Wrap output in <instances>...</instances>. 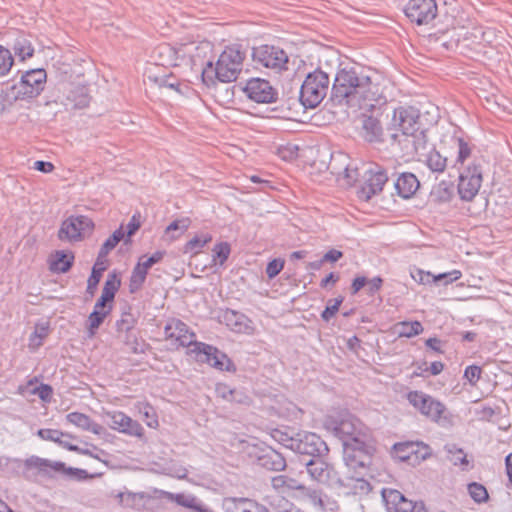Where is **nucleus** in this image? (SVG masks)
I'll return each mask as SVG.
<instances>
[{
	"label": "nucleus",
	"mask_w": 512,
	"mask_h": 512,
	"mask_svg": "<svg viewBox=\"0 0 512 512\" xmlns=\"http://www.w3.org/2000/svg\"><path fill=\"white\" fill-rule=\"evenodd\" d=\"M164 333L167 339L175 340L178 346L188 347L196 343L194 333L189 332L187 325L180 320L169 321L164 328Z\"/></svg>",
	"instance_id": "obj_19"
},
{
	"label": "nucleus",
	"mask_w": 512,
	"mask_h": 512,
	"mask_svg": "<svg viewBox=\"0 0 512 512\" xmlns=\"http://www.w3.org/2000/svg\"><path fill=\"white\" fill-rule=\"evenodd\" d=\"M408 403L423 417L431 422L441 424L448 421V410L444 403L421 391L411 390L406 393Z\"/></svg>",
	"instance_id": "obj_6"
},
{
	"label": "nucleus",
	"mask_w": 512,
	"mask_h": 512,
	"mask_svg": "<svg viewBox=\"0 0 512 512\" xmlns=\"http://www.w3.org/2000/svg\"><path fill=\"white\" fill-rule=\"evenodd\" d=\"M251 57L257 68H265L280 74L289 69L287 52L276 45L262 44L252 48Z\"/></svg>",
	"instance_id": "obj_8"
},
{
	"label": "nucleus",
	"mask_w": 512,
	"mask_h": 512,
	"mask_svg": "<svg viewBox=\"0 0 512 512\" xmlns=\"http://www.w3.org/2000/svg\"><path fill=\"white\" fill-rule=\"evenodd\" d=\"M170 497L180 506L192 509L196 512H205L200 501L193 495L179 493L170 494Z\"/></svg>",
	"instance_id": "obj_38"
},
{
	"label": "nucleus",
	"mask_w": 512,
	"mask_h": 512,
	"mask_svg": "<svg viewBox=\"0 0 512 512\" xmlns=\"http://www.w3.org/2000/svg\"><path fill=\"white\" fill-rule=\"evenodd\" d=\"M397 194L403 199L411 198L420 186L417 177L411 172L401 173L394 183Z\"/></svg>",
	"instance_id": "obj_21"
},
{
	"label": "nucleus",
	"mask_w": 512,
	"mask_h": 512,
	"mask_svg": "<svg viewBox=\"0 0 512 512\" xmlns=\"http://www.w3.org/2000/svg\"><path fill=\"white\" fill-rule=\"evenodd\" d=\"M190 224L191 220L187 217L176 219L166 227L165 236H167L170 241H174L187 231Z\"/></svg>",
	"instance_id": "obj_30"
},
{
	"label": "nucleus",
	"mask_w": 512,
	"mask_h": 512,
	"mask_svg": "<svg viewBox=\"0 0 512 512\" xmlns=\"http://www.w3.org/2000/svg\"><path fill=\"white\" fill-rule=\"evenodd\" d=\"M121 285V280L118 278L115 272L110 273L104 283V287L102 289V294L104 297L114 301L115 295L119 290Z\"/></svg>",
	"instance_id": "obj_43"
},
{
	"label": "nucleus",
	"mask_w": 512,
	"mask_h": 512,
	"mask_svg": "<svg viewBox=\"0 0 512 512\" xmlns=\"http://www.w3.org/2000/svg\"><path fill=\"white\" fill-rule=\"evenodd\" d=\"M68 99L72 101L74 107L78 109L87 107L90 102L86 87H76L69 93Z\"/></svg>",
	"instance_id": "obj_44"
},
{
	"label": "nucleus",
	"mask_w": 512,
	"mask_h": 512,
	"mask_svg": "<svg viewBox=\"0 0 512 512\" xmlns=\"http://www.w3.org/2000/svg\"><path fill=\"white\" fill-rule=\"evenodd\" d=\"M412 278L420 284H431L434 283V274L428 271L417 269L411 273Z\"/></svg>",
	"instance_id": "obj_63"
},
{
	"label": "nucleus",
	"mask_w": 512,
	"mask_h": 512,
	"mask_svg": "<svg viewBox=\"0 0 512 512\" xmlns=\"http://www.w3.org/2000/svg\"><path fill=\"white\" fill-rule=\"evenodd\" d=\"M93 227L92 220L87 216H70L62 222L58 231V238L62 241H79L82 238V233L92 230Z\"/></svg>",
	"instance_id": "obj_16"
},
{
	"label": "nucleus",
	"mask_w": 512,
	"mask_h": 512,
	"mask_svg": "<svg viewBox=\"0 0 512 512\" xmlns=\"http://www.w3.org/2000/svg\"><path fill=\"white\" fill-rule=\"evenodd\" d=\"M125 346L133 354H141L146 350V343L141 340L134 331L124 332L119 334Z\"/></svg>",
	"instance_id": "obj_31"
},
{
	"label": "nucleus",
	"mask_w": 512,
	"mask_h": 512,
	"mask_svg": "<svg viewBox=\"0 0 512 512\" xmlns=\"http://www.w3.org/2000/svg\"><path fill=\"white\" fill-rule=\"evenodd\" d=\"M107 416L110 419V427L113 430L138 438L144 436V428L142 425L124 412L114 411L108 413Z\"/></svg>",
	"instance_id": "obj_18"
},
{
	"label": "nucleus",
	"mask_w": 512,
	"mask_h": 512,
	"mask_svg": "<svg viewBox=\"0 0 512 512\" xmlns=\"http://www.w3.org/2000/svg\"><path fill=\"white\" fill-rule=\"evenodd\" d=\"M308 501L314 509L320 512L333 511L336 507V502L331 500L327 495L322 494L320 491L313 490L308 494Z\"/></svg>",
	"instance_id": "obj_27"
},
{
	"label": "nucleus",
	"mask_w": 512,
	"mask_h": 512,
	"mask_svg": "<svg viewBox=\"0 0 512 512\" xmlns=\"http://www.w3.org/2000/svg\"><path fill=\"white\" fill-rule=\"evenodd\" d=\"M257 460L258 464L267 470L281 471L286 467L284 456L272 448L264 450Z\"/></svg>",
	"instance_id": "obj_22"
},
{
	"label": "nucleus",
	"mask_w": 512,
	"mask_h": 512,
	"mask_svg": "<svg viewBox=\"0 0 512 512\" xmlns=\"http://www.w3.org/2000/svg\"><path fill=\"white\" fill-rule=\"evenodd\" d=\"M37 435L43 439V440H46V441H52V442H55L58 444V442H60V439L62 437H68V438H71V439H75L76 437L69 434V433H64L60 430H57V429H39L38 432H37Z\"/></svg>",
	"instance_id": "obj_49"
},
{
	"label": "nucleus",
	"mask_w": 512,
	"mask_h": 512,
	"mask_svg": "<svg viewBox=\"0 0 512 512\" xmlns=\"http://www.w3.org/2000/svg\"><path fill=\"white\" fill-rule=\"evenodd\" d=\"M364 178L365 181L358 192V196L365 201H369L374 195L380 193L389 179L387 170L376 163L366 170Z\"/></svg>",
	"instance_id": "obj_11"
},
{
	"label": "nucleus",
	"mask_w": 512,
	"mask_h": 512,
	"mask_svg": "<svg viewBox=\"0 0 512 512\" xmlns=\"http://www.w3.org/2000/svg\"><path fill=\"white\" fill-rule=\"evenodd\" d=\"M321 457L322 456H318L304 460V465L306 466L307 472L311 478L318 483L329 487L336 488L344 486V482L340 478L338 472L334 467L323 461Z\"/></svg>",
	"instance_id": "obj_9"
},
{
	"label": "nucleus",
	"mask_w": 512,
	"mask_h": 512,
	"mask_svg": "<svg viewBox=\"0 0 512 512\" xmlns=\"http://www.w3.org/2000/svg\"><path fill=\"white\" fill-rule=\"evenodd\" d=\"M116 497L122 506L135 510H142L145 508L150 497L144 492H119Z\"/></svg>",
	"instance_id": "obj_25"
},
{
	"label": "nucleus",
	"mask_w": 512,
	"mask_h": 512,
	"mask_svg": "<svg viewBox=\"0 0 512 512\" xmlns=\"http://www.w3.org/2000/svg\"><path fill=\"white\" fill-rule=\"evenodd\" d=\"M164 255L165 251H156L151 256L147 257L145 260H143L145 258L144 256L140 257L138 262L144 268L149 270L153 265L159 263L164 258Z\"/></svg>",
	"instance_id": "obj_62"
},
{
	"label": "nucleus",
	"mask_w": 512,
	"mask_h": 512,
	"mask_svg": "<svg viewBox=\"0 0 512 512\" xmlns=\"http://www.w3.org/2000/svg\"><path fill=\"white\" fill-rule=\"evenodd\" d=\"M431 197L438 202H448L451 198V191L442 183L432 190Z\"/></svg>",
	"instance_id": "obj_59"
},
{
	"label": "nucleus",
	"mask_w": 512,
	"mask_h": 512,
	"mask_svg": "<svg viewBox=\"0 0 512 512\" xmlns=\"http://www.w3.org/2000/svg\"><path fill=\"white\" fill-rule=\"evenodd\" d=\"M482 369L477 365H469L465 368L464 378L471 384L475 385L481 378Z\"/></svg>",
	"instance_id": "obj_60"
},
{
	"label": "nucleus",
	"mask_w": 512,
	"mask_h": 512,
	"mask_svg": "<svg viewBox=\"0 0 512 512\" xmlns=\"http://www.w3.org/2000/svg\"><path fill=\"white\" fill-rule=\"evenodd\" d=\"M444 449L447 453V459L454 466H461L462 470L469 469V460L463 449L457 447L455 444H447Z\"/></svg>",
	"instance_id": "obj_29"
},
{
	"label": "nucleus",
	"mask_w": 512,
	"mask_h": 512,
	"mask_svg": "<svg viewBox=\"0 0 512 512\" xmlns=\"http://www.w3.org/2000/svg\"><path fill=\"white\" fill-rule=\"evenodd\" d=\"M74 259L73 252L58 250L50 258L49 269L55 273H66L73 266Z\"/></svg>",
	"instance_id": "obj_24"
},
{
	"label": "nucleus",
	"mask_w": 512,
	"mask_h": 512,
	"mask_svg": "<svg viewBox=\"0 0 512 512\" xmlns=\"http://www.w3.org/2000/svg\"><path fill=\"white\" fill-rule=\"evenodd\" d=\"M154 81L158 84L159 87H166V88L175 90L177 92H181V90H180L181 83L172 74L156 76L154 78Z\"/></svg>",
	"instance_id": "obj_53"
},
{
	"label": "nucleus",
	"mask_w": 512,
	"mask_h": 512,
	"mask_svg": "<svg viewBox=\"0 0 512 512\" xmlns=\"http://www.w3.org/2000/svg\"><path fill=\"white\" fill-rule=\"evenodd\" d=\"M135 408L140 415L146 420L148 427L154 428L158 425V420L154 408L147 402H138Z\"/></svg>",
	"instance_id": "obj_45"
},
{
	"label": "nucleus",
	"mask_w": 512,
	"mask_h": 512,
	"mask_svg": "<svg viewBox=\"0 0 512 512\" xmlns=\"http://www.w3.org/2000/svg\"><path fill=\"white\" fill-rule=\"evenodd\" d=\"M212 236L209 233H202L191 238L184 246L185 253H198L207 243L211 242Z\"/></svg>",
	"instance_id": "obj_40"
},
{
	"label": "nucleus",
	"mask_w": 512,
	"mask_h": 512,
	"mask_svg": "<svg viewBox=\"0 0 512 512\" xmlns=\"http://www.w3.org/2000/svg\"><path fill=\"white\" fill-rule=\"evenodd\" d=\"M245 52L240 45L226 47L219 55L216 64L208 61L202 70V81L210 87L216 80L222 83H230L238 78L242 70Z\"/></svg>",
	"instance_id": "obj_3"
},
{
	"label": "nucleus",
	"mask_w": 512,
	"mask_h": 512,
	"mask_svg": "<svg viewBox=\"0 0 512 512\" xmlns=\"http://www.w3.org/2000/svg\"><path fill=\"white\" fill-rule=\"evenodd\" d=\"M458 143V155H457V163H463L471 154V149L467 142H465L462 138H457Z\"/></svg>",
	"instance_id": "obj_64"
},
{
	"label": "nucleus",
	"mask_w": 512,
	"mask_h": 512,
	"mask_svg": "<svg viewBox=\"0 0 512 512\" xmlns=\"http://www.w3.org/2000/svg\"><path fill=\"white\" fill-rule=\"evenodd\" d=\"M125 231L123 230V227L120 226L118 229H116L102 244L99 252L98 257L99 259H105L108 256V254L116 247V245L124 239Z\"/></svg>",
	"instance_id": "obj_33"
},
{
	"label": "nucleus",
	"mask_w": 512,
	"mask_h": 512,
	"mask_svg": "<svg viewBox=\"0 0 512 512\" xmlns=\"http://www.w3.org/2000/svg\"><path fill=\"white\" fill-rule=\"evenodd\" d=\"M426 165L432 172L442 173L447 166V158L443 157L437 150L431 149L426 156Z\"/></svg>",
	"instance_id": "obj_37"
},
{
	"label": "nucleus",
	"mask_w": 512,
	"mask_h": 512,
	"mask_svg": "<svg viewBox=\"0 0 512 512\" xmlns=\"http://www.w3.org/2000/svg\"><path fill=\"white\" fill-rule=\"evenodd\" d=\"M383 129L380 121L369 116L363 121V136L369 142L382 141Z\"/></svg>",
	"instance_id": "obj_26"
},
{
	"label": "nucleus",
	"mask_w": 512,
	"mask_h": 512,
	"mask_svg": "<svg viewBox=\"0 0 512 512\" xmlns=\"http://www.w3.org/2000/svg\"><path fill=\"white\" fill-rule=\"evenodd\" d=\"M331 429L342 441L343 460L345 465L353 471V477L359 479L364 476L375 452L371 435L362 429L358 420L352 417L333 422Z\"/></svg>",
	"instance_id": "obj_1"
},
{
	"label": "nucleus",
	"mask_w": 512,
	"mask_h": 512,
	"mask_svg": "<svg viewBox=\"0 0 512 512\" xmlns=\"http://www.w3.org/2000/svg\"><path fill=\"white\" fill-rule=\"evenodd\" d=\"M224 323L236 333H251L253 322L243 313L227 309L222 315Z\"/></svg>",
	"instance_id": "obj_20"
},
{
	"label": "nucleus",
	"mask_w": 512,
	"mask_h": 512,
	"mask_svg": "<svg viewBox=\"0 0 512 512\" xmlns=\"http://www.w3.org/2000/svg\"><path fill=\"white\" fill-rule=\"evenodd\" d=\"M381 96L378 83L355 68H341L335 75L330 99L338 106L374 107Z\"/></svg>",
	"instance_id": "obj_2"
},
{
	"label": "nucleus",
	"mask_w": 512,
	"mask_h": 512,
	"mask_svg": "<svg viewBox=\"0 0 512 512\" xmlns=\"http://www.w3.org/2000/svg\"><path fill=\"white\" fill-rule=\"evenodd\" d=\"M147 274L148 270L144 268L139 262L134 266L129 280L130 293H136L142 288Z\"/></svg>",
	"instance_id": "obj_35"
},
{
	"label": "nucleus",
	"mask_w": 512,
	"mask_h": 512,
	"mask_svg": "<svg viewBox=\"0 0 512 512\" xmlns=\"http://www.w3.org/2000/svg\"><path fill=\"white\" fill-rule=\"evenodd\" d=\"M381 495L388 512H396L399 504L405 498V496L400 491L391 488H383Z\"/></svg>",
	"instance_id": "obj_32"
},
{
	"label": "nucleus",
	"mask_w": 512,
	"mask_h": 512,
	"mask_svg": "<svg viewBox=\"0 0 512 512\" xmlns=\"http://www.w3.org/2000/svg\"><path fill=\"white\" fill-rule=\"evenodd\" d=\"M420 113L412 106H400L394 110L392 124L397 127L404 136L418 132V120Z\"/></svg>",
	"instance_id": "obj_17"
},
{
	"label": "nucleus",
	"mask_w": 512,
	"mask_h": 512,
	"mask_svg": "<svg viewBox=\"0 0 512 512\" xmlns=\"http://www.w3.org/2000/svg\"><path fill=\"white\" fill-rule=\"evenodd\" d=\"M462 273L460 270H452L445 273H440L438 275H434V283H443L444 285H448L458 279H460Z\"/></svg>",
	"instance_id": "obj_58"
},
{
	"label": "nucleus",
	"mask_w": 512,
	"mask_h": 512,
	"mask_svg": "<svg viewBox=\"0 0 512 512\" xmlns=\"http://www.w3.org/2000/svg\"><path fill=\"white\" fill-rule=\"evenodd\" d=\"M403 11L412 23L419 26L429 24L438 14L435 0H409Z\"/></svg>",
	"instance_id": "obj_10"
},
{
	"label": "nucleus",
	"mask_w": 512,
	"mask_h": 512,
	"mask_svg": "<svg viewBox=\"0 0 512 512\" xmlns=\"http://www.w3.org/2000/svg\"><path fill=\"white\" fill-rule=\"evenodd\" d=\"M243 91L250 100L257 103H273L278 98L277 90L269 81L262 78L249 79Z\"/></svg>",
	"instance_id": "obj_14"
},
{
	"label": "nucleus",
	"mask_w": 512,
	"mask_h": 512,
	"mask_svg": "<svg viewBox=\"0 0 512 512\" xmlns=\"http://www.w3.org/2000/svg\"><path fill=\"white\" fill-rule=\"evenodd\" d=\"M49 329L47 325H36L35 330L29 336L28 347L31 351L37 350L48 336Z\"/></svg>",
	"instance_id": "obj_41"
},
{
	"label": "nucleus",
	"mask_w": 512,
	"mask_h": 512,
	"mask_svg": "<svg viewBox=\"0 0 512 512\" xmlns=\"http://www.w3.org/2000/svg\"><path fill=\"white\" fill-rule=\"evenodd\" d=\"M482 183V171L477 165L468 166L459 176L458 193L464 201H471L478 193Z\"/></svg>",
	"instance_id": "obj_15"
},
{
	"label": "nucleus",
	"mask_w": 512,
	"mask_h": 512,
	"mask_svg": "<svg viewBox=\"0 0 512 512\" xmlns=\"http://www.w3.org/2000/svg\"><path fill=\"white\" fill-rule=\"evenodd\" d=\"M396 512H428L424 503L422 501H412L407 499L399 504V507Z\"/></svg>",
	"instance_id": "obj_55"
},
{
	"label": "nucleus",
	"mask_w": 512,
	"mask_h": 512,
	"mask_svg": "<svg viewBox=\"0 0 512 512\" xmlns=\"http://www.w3.org/2000/svg\"><path fill=\"white\" fill-rule=\"evenodd\" d=\"M46 79L47 74L44 69L28 70L21 75L19 82L10 87L7 97L15 101L35 98L44 90Z\"/></svg>",
	"instance_id": "obj_7"
},
{
	"label": "nucleus",
	"mask_w": 512,
	"mask_h": 512,
	"mask_svg": "<svg viewBox=\"0 0 512 512\" xmlns=\"http://www.w3.org/2000/svg\"><path fill=\"white\" fill-rule=\"evenodd\" d=\"M192 352L197 354L201 362H206L220 371L234 372L236 370L231 359L214 346L196 342Z\"/></svg>",
	"instance_id": "obj_13"
},
{
	"label": "nucleus",
	"mask_w": 512,
	"mask_h": 512,
	"mask_svg": "<svg viewBox=\"0 0 512 512\" xmlns=\"http://www.w3.org/2000/svg\"><path fill=\"white\" fill-rule=\"evenodd\" d=\"M136 319L131 312H123L121 318L116 321V329L118 334L133 331Z\"/></svg>",
	"instance_id": "obj_50"
},
{
	"label": "nucleus",
	"mask_w": 512,
	"mask_h": 512,
	"mask_svg": "<svg viewBox=\"0 0 512 512\" xmlns=\"http://www.w3.org/2000/svg\"><path fill=\"white\" fill-rule=\"evenodd\" d=\"M404 141L407 143L406 145H412L413 152L417 155H423V152L426 150L427 137L423 130L406 135Z\"/></svg>",
	"instance_id": "obj_39"
},
{
	"label": "nucleus",
	"mask_w": 512,
	"mask_h": 512,
	"mask_svg": "<svg viewBox=\"0 0 512 512\" xmlns=\"http://www.w3.org/2000/svg\"><path fill=\"white\" fill-rule=\"evenodd\" d=\"M418 446L417 442H401L394 444L393 449L396 457L405 461L409 460L412 454L417 453Z\"/></svg>",
	"instance_id": "obj_42"
},
{
	"label": "nucleus",
	"mask_w": 512,
	"mask_h": 512,
	"mask_svg": "<svg viewBox=\"0 0 512 512\" xmlns=\"http://www.w3.org/2000/svg\"><path fill=\"white\" fill-rule=\"evenodd\" d=\"M108 316L105 312H99L98 310H93L88 316V333L90 336H93L96 330L100 327V325L104 322L105 318Z\"/></svg>",
	"instance_id": "obj_52"
},
{
	"label": "nucleus",
	"mask_w": 512,
	"mask_h": 512,
	"mask_svg": "<svg viewBox=\"0 0 512 512\" xmlns=\"http://www.w3.org/2000/svg\"><path fill=\"white\" fill-rule=\"evenodd\" d=\"M329 449L324 440L315 433L302 431L296 433L293 452L310 458L323 456Z\"/></svg>",
	"instance_id": "obj_12"
},
{
	"label": "nucleus",
	"mask_w": 512,
	"mask_h": 512,
	"mask_svg": "<svg viewBox=\"0 0 512 512\" xmlns=\"http://www.w3.org/2000/svg\"><path fill=\"white\" fill-rule=\"evenodd\" d=\"M273 484L275 487H287L288 489L300 490L303 489L304 486L300 484L297 480L292 479L285 475H280L273 479Z\"/></svg>",
	"instance_id": "obj_57"
},
{
	"label": "nucleus",
	"mask_w": 512,
	"mask_h": 512,
	"mask_svg": "<svg viewBox=\"0 0 512 512\" xmlns=\"http://www.w3.org/2000/svg\"><path fill=\"white\" fill-rule=\"evenodd\" d=\"M66 420L70 424H72L84 431L92 432L93 434H96V435H100L104 431L103 426L94 422L88 415H86L84 413H80V412L68 413L66 415Z\"/></svg>",
	"instance_id": "obj_23"
},
{
	"label": "nucleus",
	"mask_w": 512,
	"mask_h": 512,
	"mask_svg": "<svg viewBox=\"0 0 512 512\" xmlns=\"http://www.w3.org/2000/svg\"><path fill=\"white\" fill-rule=\"evenodd\" d=\"M13 63L14 59L10 50L0 45V78L10 72Z\"/></svg>",
	"instance_id": "obj_51"
},
{
	"label": "nucleus",
	"mask_w": 512,
	"mask_h": 512,
	"mask_svg": "<svg viewBox=\"0 0 512 512\" xmlns=\"http://www.w3.org/2000/svg\"><path fill=\"white\" fill-rule=\"evenodd\" d=\"M13 462L18 468H22V474L26 479H31L37 475L53 477L61 474L70 479L82 480L88 476L86 470L66 467L64 462L52 461L36 455H32L25 460L14 459Z\"/></svg>",
	"instance_id": "obj_4"
},
{
	"label": "nucleus",
	"mask_w": 512,
	"mask_h": 512,
	"mask_svg": "<svg viewBox=\"0 0 512 512\" xmlns=\"http://www.w3.org/2000/svg\"><path fill=\"white\" fill-rule=\"evenodd\" d=\"M468 492L471 498L478 503L485 502L488 499V492L482 484L470 483L468 485Z\"/></svg>",
	"instance_id": "obj_56"
},
{
	"label": "nucleus",
	"mask_w": 512,
	"mask_h": 512,
	"mask_svg": "<svg viewBox=\"0 0 512 512\" xmlns=\"http://www.w3.org/2000/svg\"><path fill=\"white\" fill-rule=\"evenodd\" d=\"M106 262L107 261L105 259H99V257L97 256L96 262L91 271V275L89 276V278L87 280V290L86 291L91 296L94 295V293L97 289V286L101 280L102 273L107 268Z\"/></svg>",
	"instance_id": "obj_28"
},
{
	"label": "nucleus",
	"mask_w": 512,
	"mask_h": 512,
	"mask_svg": "<svg viewBox=\"0 0 512 512\" xmlns=\"http://www.w3.org/2000/svg\"><path fill=\"white\" fill-rule=\"evenodd\" d=\"M271 435L275 441L283 445L285 448L293 451L296 440V433L275 429Z\"/></svg>",
	"instance_id": "obj_47"
},
{
	"label": "nucleus",
	"mask_w": 512,
	"mask_h": 512,
	"mask_svg": "<svg viewBox=\"0 0 512 512\" xmlns=\"http://www.w3.org/2000/svg\"><path fill=\"white\" fill-rule=\"evenodd\" d=\"M212 252L213 262L222 266L227 261L231 248L227 242H220L214 246Z\"/></svg>",
	"instance_id": "obj_48"
},
{
	"label": "nucleus",
	"mask_w": 512,
	"mask_h": 512,
	"mask_svg": "<svg viewBox=\"0 0 512 512\" xmlns=\"http://www.w3.org/2000/svg\"><path fill=\"white\" fill-rule=\"evenodd\" d=\"M13 50L15 55L19 57L20 60L22 61L32 57L34 54V47L31 41L23 35L15 39L13 44Z\"/></svg>",
	"instance_id": "obj_34"
},
{
	"label": "nucleus",
	"mask_w": 512,
	"mask_h": 512,
	"mask_svg": "<svg viewBox=\"0 0 512 512\" xmlns=\"http://www.w3.org/2000/svg\"><path fill=\"white\" fill-rule=\"evenodd\" d=\"M157 51L160 56L168 57L166 64L173 66H176L177 61L184 56L182 49H176L168 44L160 45Z\"/></svg>",
	"instance_id": "obj_46"
},
{
	"label": "nucleus",
	"mask_w": 512,
	"mask_h": 512,
	"mask_svg": "<svg viewBox=\"0 0 512 512\" xmlns=\"http://www.w3.org/2000/svg\"><path fill=\"white\" fill-rule=\"evenodd\" d=\"M343 302V298L329 299L326 308L321 313V318L325 322H329L332 317L339 311V307Z\"/></svg>",
	"instance_id": "obj_54"
},
{
	"label": "nucleus",
	"mask_w": 512,
	"mask_h": 512,
	"mask_svg": "<svg viewBox=\"0 0 512 512\" xmlns=\"http://www.w3.org/2000/svg\"><path fill=\"white\" fill-rule=\"evenodd\" d=\"M329 86L330 78L326 72L316 69L308 73L299 91L301 104L310 109L317 107L326 97Z\"/></svg>",
	"instance_id": "obj_5"
},
{
	"label": "nucleus",
	"mask_w": 512,
	"mask_h": 512,
	"mask_svg": "<svg viewBox=\"0 0 512 512\" xmlns=\"http://www.w3.org/2000/svg\"><path fill=\"white\" fill-rule=\"evenodd\" d=\"M397 333L399 337L412 338L421 334L424 330L421 322L419 321H402L397 325Z\"/></svg>",
	"instance_id": "obj_36"
},
{
	"label": "nucleus",
	"mask_w": 512,
	"mask_h": 512,
	"mask_svg": "<svg viewBox=\"0 0 512 512\" xmlns=\"http://www.w3.org/2000/svg\"><path fill=\"white\" fill-rule=\"evenodd\" d=\"M284 260L280 258H275L268 262L266 266V274L269 279L275 278L283 269L284 267Z\"/></svg>",
	"instance_id": "obj_61"
}]
</instances>
